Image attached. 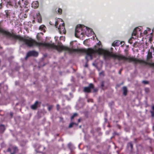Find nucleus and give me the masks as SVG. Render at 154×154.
Returning <instances> with one entry per match:
<instances>
[{"label": "nucleus", "mask_w": 154, "mask_h": 154, "mask_svg": "<svg viewBox=\"0 0 154 154\" xmlns=\"http://www.w3.org/2000/svg\"><path fill=\"white\" fill-rule=\"evenodd\" d=\"M28 2L23 0H20L19 1H14L12 2L11 1H9L7 2V5L14 6L15 8H17L19 6L21 8H27V7Z\"/></svg>", "instance_id": "f257e3e1"}, {"label": "nucleus", "mask_w": 154, "mask_h": 154, "mask_svg": "<svg viewBox=\"0 0 154 154\" xmlns=\"http://www.w3.org/2000/svg\"><path fill=\"white\" fill-rule=\"evenodd\" d=\"M86 27L82 25H77L75 27V35L76 37H78L81 35H83L85 32L84 28Z\"/></svg>", "instance_id": "f03ea898"}, {"label": "nucleus", "mask_w": 154, "mask_h": 154, "mask_svg": "<svg viewBox=\"0 0 154 154\" xmlns=\"http://www.w3.org/2000/svg\"><path fill=\"white\" fill-rule=\"evenodd\" d=\"M94 85L91 83L89 84V86L88 87H85L84 88L83 91L85 93H90L91 92L92 89L94 88Z\"/></svg>", "instance_id": "7ed1b4c3"}, {"label": "nucleus", "mask_w": 154, "mask_h": 154, "mask_svg": "<svg viewBox=\"0 0 154 154\" xmlns=\"http://www.w3.org/2000/svg\"><path fill=\"white\" fill-rule=\"evenodd\" d=\"M150 49H151V51H150V50H149L146 56V60L148 61L150 59L152 58V52H154V48L152 46L151 47Z\"/></svg>", "instance_id": "20e7f679"}, {"label": "nucleus", "mask_w": 154, "mask_h": 154, "mask_svg": "<svg viewBox=\"0 0 154 154\" xmlns=\"http://www.w3.org/2000/svg\"><path fill=\"white\" fill-rule=\"evenodd\" d=\"M38 52L35 51H31L28 52L26 55V58H27L28 57L30 56H34L36 57L38 56Z\"/></svg>", "instance_id": "39448f33"}, {"label": "nucleus", "mask_w": 154, "mask_h": 154, "mask_svg": "<svg viewBox=\"0 0 154 154\" xmlns=\"http://www.w3.org/2000/svg\"><path fill=\"white\" fill-rule=\"evenodd\" d=\"M39 4L38 1L33 2L32 4V6L34 8H37L38 7Z\"/></svg>", "instance_id": "423d86ee"}, {"label": "nucleus", "mask_w": 154, "mask_h": 154, "mask_svg": "<svg viewBox=\"0 0 154 154\" xmlns=\"http://www.w3.org/2000/svg\"><path fill=\"white\" fill-rule=\"evenodd\" d=\"M58 29L60 31V32L61 33V29H62L63 32L64 33H65V32H66L65 28L64 27V23H63L62 25V26L61 27L60 26H59L58 28Z\"/></svg>", "instance_id": "0eeeda50"}, {"label": "nucleus", "mask_w": 154, "mask_h": 154, "mask_svg": "<svg viewBox=\"0 0 154 154\" xmlns=\"http://www.w3.org/2000/svg\"><path fill=\"white\" fill-rule=\"evenodd\" d=\"M39 103V102L38 101H36L34 103V104L31 106V108L33 110H35L37 109L38 107V105Z\"/></svg>", "instance_id": "6e6552de"}, {"label": "nucleus", "mask_w": 154, "mask_h": 154, "mask_svg": "<svg viewBox=\"0 0 154 154\" xmlns=\"http://www.w3.org/2000/svg\"><path fill=\"white\" fill-rule=\"evenodd\" d=\"M5 128L4 125L1 124L0 125V133H3L5 131Z\"/></svg>", "instance_id": "1a4fd4ad"}, {"label": "nucleus", "mask_w": 154, "mask_h": 154, "mask_svg": "<svg viewBox=\"0 0 154 154\" xmlns=\"http://www.w3.org/2000/svg\"><path fill=\"white\" fill-rule=\"evenodd\" d=\"M139 29V28H138V27H137V28H135V29H134V30L132 34V36H136L137 35V31L138 29Z\"/></svg>", "instance_id": "9d476101"}, {"label": "nucleus", "mask_w": 154, "mask_h": 154, "mask_svg": "<svg viewBox=\"0 0 154 154\" xmlns=\"http://www.w3.org/2000/svg\"><path fill=\"white\" fill-rule=\"evenodd\" d=\"M123 95L126 96L127 95L128 90L126 87H123Z\"/></svg>", "instance_id": "9b49d317"}, {"label": "nucleus", "mask_w": 154, "mask_h": 154, "mask_svg": "<svg viewBox=\"0 0 154 154\" xmlns=\"http://www.w3.org/2000/svg\"><path fill=\"white\" fill-rule=\"evenodd\" d=\"M127 146L128 147H130L131 148V150H132L133 149V144L132 142H130L128 143L127 144Z\"/></svg>", "instance_id": "f8f14e48"}, {"label": "nucleus", "mask_w": 154, "mask_h": 154, "mask_svg": "<svg viewBox=\"0 0 154 154\" xmlns=\"http://www.w3.org/2000/svg\"><path fill=\"white\" fill-rule=\"evenodd\" d=\"M37 18L38 22L39 23H41L42 22V17L39 13L37 15Z\"/></svg>", "instance_id": "ddd939ff"}, {"label": "nucleus", "mask_w": 154, "mask_h": 154, "mask_svg": "<svg viewBox=\"0 0 154 154\" xmlns=\"http://www.w3.org/2000/svg\"><path fill=\"white\" fill-rule=\"evenodd\" d=\"M119 42L117 41H114L112 44V46L114 47L119 46Z\"/></svg>", "instance_id": "4468645a"}, {"label": "nucleus", "mask_w": 154, "mask_h": 154, "mask_svg": "<svg viewBox=\"0 0 154 154\" xmlns=\"http://www.w3.org/2000/svg\"><path fill=\"white\" fill-rule=\"evenodd\" d=\"M45 26L44 25H41L39 28V30H40L41 31H44V30L45 29Z\"/></svg>", "instance_id": "2eb2a0df"}, {"label": "nucleus", "mask_w": 154, "mask_h": 154, "mask_svg": "<svg viewBox=\"0 0 154 154\" xmlns=\"http://www.w3.org/2000/svg\"><path fill=\"white\" fill-rule=\"evenodd\" d=\"M12 149L13 150V152L15 153H16L18 150L17 147L16 146L13 147L12 148Z\"/></svg>", "instance_id": "dca6fc26"}, {"label": "nucleus", "mask_w": 154, "mask_h": 154, "mask_svg": "<svg viewBox=\"0 0 154 154\" xmlns=\"http://www.w3.org/2000/svg\"><path fill=\"white\" fill-rule=\"evenodd\" d=\"M78 116V114L76 113H75L73 114V115L71 117V119L72 120L75 117L77 116Z\"/></svg>", "instance_id": "f3484780"}, {"label": "nucleus", "mask_w": 154, "mask_h": 154, "mask_svg": "<svg viewBox=\"0 0 154 154\" xmlns=\"http://www.w3.org/2000/svg\"><path fill=\"white\" fill-rule=\"evenodd\" d=\"M58 13L59 14H61L62 13V10L61 8H59L57 10Z\"/></svg>", "instance_id": "a211bd4d"}, {"label": "nucleus", "mask_w": 154, "mask_h": 154, "mask_svg": "<svg viewBox=\"0 0 154 154\" xmlns=\"http://www.w3.org/2000/svg\"><path fill=\"white\" fill-rule=\"evenodd\" d=\"M55 23L54 25L56 28L57 27V25L58 24V21H56L54 22Z\"/></svg>", "instance_id": "6ab92c4d"}, {"label": "nucleus", "mask_w": 154, "mask_h": 154, "mask_svg": "<svg viewBox=\"0 0 154 154\" xmlns=\"http://www.w3.org/2000/svg\"><path fill=\"white\" fill-rule=\"evenodd\" d=\"M75 123L74 122H72V123H71L69 125V128H72V126H73V125H74Z\"/></svg>", "instance_id": "aec40b11"}, {"label": "nucleus", "mask_w": 154, "mask_h": 154, "mask_svg": "<svg viewBox=\"0 0 154 154\" xmlns=\"http://www.w3.org/2000/svg\"><path fill=\"white\" fill-rule=\"evenodd\" d=\"M53 107V106L52 105H51L49 106H48V109L49 111H50L51 110V109Z\"/></svg>", "instance_id": "412c9836"}, {"label": "nucleus", "mask_w": 154, "mask_h": 154, "mask_svg": "<svg viewBox=\"0 0 154 154\" xmlns=\"http://www.w3.org/2000/svg\"><path fill=\"white\" fill-rule=\"evenodd\" d=\"M142 83L145 84H147L149 83V82L147 81H143L142 82Z\"/></svg>", "instance_id": "4be33fe9"}, {"label": "nucleus", "mask_w": 154, "mask_h": 154, "mask_svg": "<svg viewBox=\"0 0 154 154\" xmlns=\"http://www.w3.org/2000/svg\"><path fill=\"white\" fill-rule=\"evenodd\" d=\"M93 89V92H96L97 91L98 89L97 88H94L93 89Z\"/></svg>", "instance_id": "5701e85b"}, {"label": "nucleus", "mask_w": 154, "mask_h": 154, "mask_svg": "<svg viewBox=\"0 0 154 154\" xmlns=\"http://www.w3.org/2000/svg\"><path fill=\"white\" fill-rule=\"evenodd\" d=\"M145 90L146 92H148L149 91V89L148 88H145Z\"/></svg>", "instance_id": "b1692460"}, {"label": "nucleus", "mask_w": 154, "mask_h": 154, "mask_svg": "<svg viewBox=\"0 0 154 154\" xmlns=\"http://www.w3.org/2000/svg\"><path fill=\"white\" fill-rule=\"evenodd\" d=\"M152 116H154V111H151L150 112Z\"/></svg>", "instance_id": "393cba45"}, {"label": "nucleus", "mask_w": 154, "mask_h": 154, "mask_svg": "<svg viewBox=\"0 0 154 154\" xmlns=\"http://www.w3.org/2000/svg\"><path fill=\"white\" fill-rule=\"evenodd\" d=\"M57 109V110H59V105L58 104H57L56 106Z\"/></svg>", "instance_id": "a878e982"}, {"label": "nucleus", "mask_w": 154, "mask_h": 154, "mask_svg": "<svg viewBox=\"0 0 154 154\" xmlns=\"http://www.w3.org/2000/svg\"><path fill=\"white\" fill-rule=\"evenodd\" d=\"M17 0H8V1H7V2L8 1H11L12 2H14V1H17Z\"/></svg>", "instance_id": "bb28decb"}, {"label": "nucleus", "mask_w": 154, "mask_h": 154, "mask_svg": "<svg viewBox=\"0 0 154 154\" xmlns=\"http://www.w3.org/2000/svg\"><path fill=\"white\" fill-rule=\"evenodd\" d=\"M7 151L8 152H11V149L10 148H9L7 150Z\"/></svg>", "instance_id": "cd10ccee"}, {"label": "nucleus", "mask_w": 154, "mask_h": 154, "mask_svg": "<svg viewBox=\"0 0 154 154\" xmlns=\"http://www.w3.org/2000/svg\"><path fill=\"white\" fill-rule=\"evenodd\" d=\"M49 24L51 25H54V23H52V22L51 21H50L49 22Z\"/></svg>", "instance_id": "c85d7f7f"}, {"label": "nucleus", "mask_w": 154, "mask_h": 154, "mask_svg": "<svg viewBox=\"0 0 154 154\" xmlns=\"http://www.w3.org/2000/svg\"><path fill=\"white\" fill-rule=\"evenodd\" d=\"M122 70V69H120L118 73L119 74H121V72Z\"/></svg>", "instance_id": "c756f323"}, {"label": "nucleus", "mask_w": 154, "mask_h": 154, "mask_svg": "<svg viewBox=\"0 0 154 154\" xmlns=\"http://www.w3.org/2000/svg\"><path fill=\"white\" fill-rule=\"evenodd\" d=\"M6 17H8V13L7 12H6Z\"/></svg>", "instance_id": "7c9ffc66"}, {"label": "nucleus", "mask_w": 154, "mask_h": 154, "mask_svg": "<svg viewBox=\"0 0 154 154\" xmlns=\"http://www.w3.org/2000/svg\"><path fill=\"white\" fill-rule=\"evenodd\" d=\"M10 115L11 116V117H12V116H13V113L11 112L10 113Z\"/></svg>", "instance_id": "2f4dec72"}, {"label": "nucleus", "mask_w": 154, "mask_h": 154, "mask_svg": "<svg viewBox=\"0 0 154 154\" xmlns=\"http://www.w3.org/2000/svg\"><path fill=\"white\" fill-rule=\"evenodd\" d=\"M37 38L38 40H39L40 39V38L38 35H37Z\"/></svg>", "instance_id": "473e14b6"}, {"label": "nucleus", "mask_w": 154, "mask_h": 154, "mask_svg": "<svg viewBox=\"0 0 154 154\" xmlns=\"http://www.w3.org/2000/svg\"><path fill=\"white\" fill-rule=\"evenodd\" d=\"M100 75H104V73H103V72H101L100 73Z\"/></svg>", "instance_id": "72a5a7b5"}, {"label": "nucleus", "mask_w": 154, "mask_h": 154, "mask_svg": "<svg viewBox=\"0 0 154 154\" xmlns=\"http://www.w3.org/2000/svg\"><path fill=\"white\" fill-rule=\"evenodd\" d=\"M81 121V119H78V123H79Z\"/></svg>", "instance_id": "f704fd0d"}, {"label": "nucleus", "mask_w": 154, "mask_h": 154, "mask_svg": "<svg viewBox=\"0 0 154 154\" xmlns=\"http://www.w3.org/2000/svg\"><path fill=\"white\" fill-rule=\"evenodd\" d=\"M152 109L153 110V111H154V106H152Z\"/></svg>", "instance_id": "c9c22d12"}, {"label": "nucleus", "mask_w": 154, "mask_h": 154, "mask_svg": "<svg viewBox=\"0 0 154 154\" xmlns=\"http://www.w3.org/2000/svg\"><path fill=\"white\" fill-rule=\"evenodd\" d=\"M16 153L14 152H11V154H15Z\"/></svg>", "instance_id": "e433bc0d"}, {"label": "nucleus", "mask_w": 154, "mask_h": 154, "mask_svg": "<svg viewBox=\"0 0 154 154\" xmlns=\"http://www.w3.org/2000/svg\"><path fill=\"white\" fill-rule=\"evenodd\" d=\"M101 86L102 87H103L104 86V85L103 84V83H102V84H101Z\"/></svg>", "instance_id": "4c0bfd02"}, {"label": "nucleus", "mask_w": 154, "mask_h": 154, "mask_svg": "<svg viewBox=\"0 0 154 154\" xmlns=\"http://www.w3.org/2000/svg\"><path fill=\"white\" fill-rule=\"evenodd\" d=\"M75 123V124H74V125H76V126L78 125V124L76 123Z\"/></svg>", "instance_id": "58836bf2"}, {"label": "nucleus", "mask_w": 154, "mask_h": 154, "mask_svg": "<svg viewBox=\"0 0 154 154\" xmlns=\"http://www.w3.org/2000/svg\"><path fill=\"white\" fill-rule=\"evenodd\" d=\"M145 32H145V33H147V31H145Z\"/></svg>", "instance_id": "ea45409f"}, {"label": "nucleus", "mask_w": 154, "mask_h": 154, "mask_svg": "<svg viewBox=\"0 0 154 154\" xmlns=\"http://www.w3.org/2000/svg\"><path fill=\"white\" fill-rule=\"evenodd\" d=\"M145 32H145V33H147V31H145Z\"/></svg>", "instance_id": "a19ab883"}, {"label": "nucleus", "mask_w": 154, "mask_h": 154, "mask_svg": "<svg viewBox=\"0 0 154 154\" xmlns=\"http://www.w3.org/2000/svg\"><path fill=\"white\" fill-rule=\"evenodd\" d=\"M21 154V153H20V154Z\"/></svg>", "instance_id": "79ce46f5"}]
</instances>
